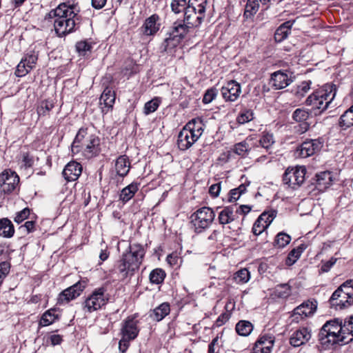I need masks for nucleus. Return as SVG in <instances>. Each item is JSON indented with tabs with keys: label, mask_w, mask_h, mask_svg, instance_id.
Returning <instances> with one entry per match:
<instances>
[{
	"label": "nucleus",
	"mask_w": 353,
	"mask_h": 353,
	"mask_svg": "<svg viewBox=\"0 0 353 353\" xmlns=\"http://www.w3.org/2000/svg\"><path fill=\"white\" fill-rule=\"evenodd\" d=\"M56 18L54 22V30L59 37H63L76 29L79 23V17L74 6L65 3L59 4L45 17L46 19Z\"/></svg>",
	"instance_id": "nucleus-1"
},
{
	"label": "nucleus",
	"mask_w": 353,
	"mask_h": 353,
	"mask_svg": "<svg viewBox=\"0 0 353 353\" xmlns=\"http://www.w3.org/2000/svg\"><path fill=\"white\" fill-rule=\"evenodd\" d=\"M145 253L142 245L138 243L130 245L128 251L122 254L115 265V270L122 279L131 277L139 269Z\"/></svg>",
	"instance_id": "nucleus-2"
},
{
	"label": "nucleus",
	"mask_w": 353,
	"mask_h": 353,
	"mask_svg": "<svg viewBox=\"0 0 353 353\" xmlns=\"http://www.w3.org/2000/svg\"><path fill=\"white\" fill-rule=\"evenodd\" d=\"M71 148L74 154L81 152L85 158L90 159L100 153V139L87 128H81L79 130Z\"/></svg>",
	"instance_id": "nucleus-3"
},
{
	"label": "nucleus",
	"mask_w": 353,
	"mask_h": 353,
	"mask_svg": "<svg viewBox=\"0 0 353 353\" xmlns=\"http://www.w3.org/2000/svg\"><path fill=\"white\" fill-rule=\"evenodd\" d=\"M336 94V85L326 83L311 94L305 103L312 107L315 115L320 114L329 108Z\"/></svg>",
	"instance_id": "nucleus-4"
},
{
	"label": "nucleus",
	"mask_w": 353,
	"mask_h": 353,
	"mask_svg": "<svg viewBox=\"0 0 353 353\" xmlns=\"http://www.w3.org/2000/svg\"><path fill=\"white\" fill-rule=\"evenodd\" d=\"M191 28L182 19L174 21L166 32L161 48L168 52L176 47L190 32Z\"/></svg>",
	"instance_id": "nucleus-5"
},
{
	"label": "nucleus",
	"mask_w": 353,
	"mask_h": 353,
	"mask_svg": "<svg viewBox=\"0 0 353 353\" xmlns=\"http://www.w3.org/2000/svg\"><path fill=\"white\" fill-rule=\"evenodd\" d=\"M206 4V0H189V5L182 20L189 25L191 29L201 24L205 17Z\"/></svg>",
	"instance_id": "nucleus-6"
},
{
	"label": "nucleus",
	"mask_w": 353,
	"mask_h": 353,
	"mask_svg": "<svg viewBox=\"0 0 353 353\" xmlns=\"http://www.w3.org/2000/svg\"><path fill=\"white\" fill-rule=\"evenodd\" d=\"M215 217L214 211L209 207H203L191 215V222L196 233L203 232L213 222Z\"/></svg>",
	"instance_id": "nucleus-7"
},
{
	"label": "nucleus",
	"mask_w": 353,
	"mask_h": 353,
	"mask_svg": "<svg viewBox=\"0 0 353 353\" xmlns=\"http://www.w3.org/2000/svg\"><path fill=\"white\" fill-rule=\"evenodd\" d=\"M319 340L325 349L334 345H343L353 340V332H319Z\"/></svg>",
	"instance_id": "nucleus-8"
},
{
	"label": "nucleus",
	"mask_w": 353,
	"mask_h": 353,
	"mask_svg": "<svg viewBox=\"0 0 353 353\" xmlns=\"http://www.w3.org/2000/svg\"><path fill=\"white\" fill-rule=\"evenodd\" d=\"M306 169L304 166L288 168L283 175V181L289 188L296 190L305 181Z\"/></svg>",
	"instance_id": "nucleus-9"
},
{
	"label": "nucleus",
	"mask_w": 353,
	"mask_h": 353,
	"mask_svg": "<svg viewBox=\"0 0 353 353\" xmlns=\"http://www.w3.org/2000/svg\"><path fill=\"white\" fill-rule=\"evenodd\" d=\"M317 309V301L308 299L295 307L290 315L292 322L299 323L301 320L312 316Z\"/></svg>",
	"instance_id": "nucleus-10"
},
{
	"label": "nucleus",
	"mask_w": 353,
	"mask_h": 353,
	"mask_svg": "<svg viewBox=\"0 0 353 353\" xmlns=\"http://www.w3.org/2000/svg\"><path fill=\"white\" fill-rule=\"evenodd\" d=\"M324 145L322 138L307 139L296 149V154L301 158H307L319 152Z\"/></svg>",
	"instance_id": "nucleus-11"
},
{
	"label": "nucleus",
	"mask_w": 353,
	"mask_h": 353,
	"mask_svg": "<svg viewBox=\"0 0 353 353\" xmlns=\"http://www.w3.org/2000/svg\"><path fill=\"white\" fill-rule=\"evenodd\" d=\"M106 290L101 287L95 289L89 297L85 301V307L89 312L97 310L103 305H105L108 298L105 294Z\"/></svg>",
	"instance_id": "nucleus-12"
},
{
	"label": "nucleus",
	"mask_w": 353,
	"mask_h": 353,
	"mask_svg": "<svg viewBox=\"0 0 353 353\" xmlns=\"http://www.w3.org/2000/svg\"><path fill=\"white\" fill-rule=\"evenodd\" d=\"M19 183V176L15 172L6 170L0 174V191L4 194L12 192Z\"/></svg>",
	"instance_id": "nucleus-13"
},
{
	"label": "nucleus",
	"mask_w": 353,
	"mask_h": 353,
	"mask_svg": "<svg viewBox=\"0 0 353 353\" xmlns=\"http://www.w3.org/2000/svg\"><path fill=\"white\" fill-rule=\"evenodd\" d=\"M86 286V282L80 281L61 292L58 296L57 303L60 305L68 303L78 297Z\"/></svg>",
	"instance_id": "nucleus-14"
},
{
	"label": "nucleus",
	"mask_w": 353,
	"mask_h": 353,
	"mask_svg": "<svg viewBox=\"0 0 353 353\" xmlns=\"http://www.w3.org/2000/svg\"><path fill=\"white\" fill-rule=\"evenodd\" d=\"M221 92L226 101H234L241 92V85L235 81H230L221 88Z\"/></svg>",
	"instance_id": "nucleus-15"
},
{
	"label": "nucleus",
	"mask_w": 353,
	"mask_h": 353,
	"mask_svg": "<svg viewBox=\"0 0 353 353\" xmlns=\"http://www.w3.org/2000/svg\"><path fill=\"white\" fill-rule=\"evenodd\" d=\"M330 327L334 330H339L338 331H343V328H345L347 331H353V316L345 319L343 323L342 320L334 319L327 321L320 331H330Z\"/></svg>",
	"instance_id": "nucleus-16"
},
{
	"label": "nucleus",
	"mask_w": 353,
	"mask_h": 353,
	"mask_svg": "<svg viewBox=\"0 0 353 353\" xmlns=\"http://www.w3.org/2000/svg\"><path fill=\"white\" fill-rule=\"evenodd\" d=\"M270 82L274 89L281 90L289 85L292 80L287 71L278 70L271 74Z\"/></svg>",
	"instance_id": "nucleus-17"
},
{
	"label": "nucleus",
	"mask_w": 353,
	"mask_h": 353,
	"mask_svg": "<svg viewBox=\"0 0 353 353\" xmlns=\"http://www.w3.org/2000/svg\"><path fill=\"white\" fill-rule=\"evenodd\" d=\"M198 139L196 134L191 133L190 130L183 127L178 135V147L181 150H188Z\"/></svg>",
	"instance_id": "nucleus-18"
},
{
	"label": "nucleus",
	"mask_w": 353,
	"mask_h": 353,
	"mask_svg": "<svg viewBox=\"0 0 353 353\" xmlns=\"http://www.w3.org/2000/svg\"><path fill=\"white\" fill-rule=\"evenodd\" d=\"M159 17L154 14L147 18L143 25L140 28L141 34L145 36L155 34L159 30L160 23H158Z\"/></svg>",
	"instance_id": "nucleus-19"
},
{
	"label": "nucleus",
	"mask_w": 353,
	"mask_h": 353,
	"mask_svg": "<svg viewBox=\"0 0 353 353\" xmlns=\"http://www.w3.org/2000/svg\"><path fill=\"white\" fill-rule=\"evenodd\" d=\"M338 288L332 294L329 302L332 307L335 309H344L353 304L350 299H347V294L337 293Z\"/></svg>",
	"instance_id": "nucleus-20"
},
{
	"label": "nucleus",
	"mask_w": 353,
	"mask_h": 353,
	"mask_svg": "<svg viewBox=\"0 0 353 353\" xmlns=\"http://www.w3.org/2000/svg\"><path fill=\"white\" fill-rule=\"evenodd\" d=\"M82 172V165L77 161H70L63 170V176L67 181H76Z\"/></svg>",
	"instance_id": "nucleus-21"
},
{
	"label": "nucleus",
	"mask_w": 353,
	"mask_h": 353,
	"mask_svg": "<svg viewBox=\"0 0 353 353\" xmlns=\"http://www.w3.org/2000/svg\"><path fill=\"white\" fill-rule=\"evenodd\" d=\"M309 117L310 112L305 109L298 108L293 112V119L296 122L301 123L299 125L300 129L297 130L299 133H304L309 129L310 125L306 122Z\"/></svg>",
	"instance_id": "nucleus-22"
},
{
	"label": "nucleus",
	"mask_w": 353,
	"mask_h": 353,
	"mask_svg": "<svg viewBox=\"0 0 353 353\" xmlns=\"http://www.w3.org/2000/svg\"><path fill=\"white\" fill-rule=\"evenodd\" d=\"M115 101V94L111 88L106 87L100 97V104L103 105L101 110L103 113H107L112 108Z\"/></svg>",
	"instance_id": "nucleus-23"
},
{
	"label": "nucleus",
	"mask_w": 353,
	"mask_h": 353,
	"mask_svg": "<svg viewBox=\"0 0 353 353\" xmlns=\"http://www.w3.org/2000/svg\"><path fill=\"white\" fill-rule=\"evenodd\" d=\"M332 182L331 172L325 171L316 174V188L320 192H324Z\"/></svg>",
	"instance_id": "nucleus-24"
},
{
	"label": "nucleus",
	"mask_w": 353,
	"mask_h": 353,
	"mask_svg": "<svg viewBox=\"0 0 353 353\" xmlns=\"http://www.w3.org/2000/svg\"><path fill=\"white\" fill-rule=\"evenodd\" d=\"M236 205H231L230 206L225 207L219 214V222L221 225L228 224L235 219H238L236 212L234 208Z\"/></svg>",
	"instance_id": "nucleus-25"
},
{
	"label": "nucleus",
	"mask_w": 353,
	"mask_h": 353,
	"mask_svg": "<svg viewBox=\"0 0 353 353\" xmlns=\"http://www.w3.org/2000/svg\"><path fill=\"white\" fill-rule=\"evenodd\" d=\"M130 168V162L129 161V158L126 155H121L119 156L115 162V170L117 174L121 176H125Z\"/></svg>",
	"instance_id": "nucleus-26"
},
{
	"label": "nucleus",
	"mask_w": 353,
	"mask_h": 353,
	"mask_svg": "<svg viewBox=\"0 0 353 353\" xmlns=\"http://www.w3.org/2000/svg\"><path fill=\"white\" fill-rule=\"evenodd\" d=\"M170 312V304L163 303L154 310L150 311V316L154 321H160L164 319Z\"/></svg>",
	"instance_id": "nucleus-27"
},
{
	"label": "nucleus",
	"mask_w": 353,
	"mask_h": 353,
	"mask_svg": "<svg viewBox=\"0 0 353 353\" xmlns=\"http://www.w3.org/2000/svg\"><path fill=\"white\" fill-rule=\"evenodd\" d=\"M59 316V310L56 308H51L44 312L42 315L39 321V325L43 327L48 326L58 319Z\"/></svg>",
	"instance_id": "nucleus-28"
},
{
	"label": "nucleus",
	"mask_w": 353,
	"mask_h": 353,
	"mask_svg": "<svg viewBox=\"0 0 353 353\" xmlns=\"http://www.w3.org/2000/svg\"><path fill=\"white\" fill-rule=\"evenodd\" d=\"M352 101V105L340 117L339 126L342 130L353 126V100Z\"/></svg>",
	"instance_id": "nucleus-29"
},
{
	"label": "nucleus",
	"mask_w": 353,
	"mask_h": 353,
	"mask_svg": "<svg viewBox=\"0 0 353 353\" xmlns=\"http://www.w3.org/2000/svg\"><path fill=\"white\" fill-rule=\"evenodd\" d=\"M204 124L199 118H195L190 121L184 127L190 131L191 133L196 134L199 139L203 132Z\"/></svg>",
	"instance_id": "nucleus-30"
},
{
	"label": "nucleus",
	"mask_w": 353,
	"mask_h": 353,
	"mask_svg": "<svg viewBox=\"0 0 353 353\" xmlns=\"http://www.w3.org/2000/svg\"><path fill=\"white\" fill-rule=\"evenodd\" d=\"M138 332H121V338L119 342V349L121 353H125L130 346V341L137 337Z\"/></svg>",
	"instance_id": "nucleus-31"
},
{
	"label": "nucleus",
	"mask_w": 353,
	"mask_h": 353,
	"mask_svg": "<svg viewBox=\"0 0 353 353\" xmlns=\"http://www.w3.org/2000/svg\"><path fill=\"white\" fill-rule=\"evenodd\" d=\"M14 225L7 218H3L0 220V236L5 238H10L14 235Z\"/></svg>",
	"instance_id": "nucleus-32"
},
{
	"label": "nucleus",
	"mask_w": 353,
	"mask_h": 353,
	"mask_svg": "<svg viewBox=\"0 0 353 353\" xmlns=\"http://www.w3.org/2000/svg\"><path fill=\"white\" fill-rule=\"evenodd\" d=\"M311 338L310 332H293L290 336V344L294 347H299Z\"/></svg>",
	"instance_id": "nucleus-33"
},
{
	"label": "nucleus",
	"mask_w": 353,
	"mask_h": 353,
	"mask_svg": "<svg viewBox=\"0 0 353 353\" xmlns=\"http://www.w3.org/2000/svg\"><path fill=\"white\" fill-rule=\"evenodd\" d=\"M138 189L137 183H132L128 185L121 190L119 196L120 200L123 203L128 202L134 196V194L138 191Z\"/></svg>",
	"instance_id": "nucleus-34"
},
{
	"label": "nucleus",
	"mask_w": 353,
	"mask_h": 353,
	"mask_svg": "<svg viewBox=\"0 0 353 353\" xmlns=\"http://www.w3.org/2000/svg\"><path fill=\"white\" fill-rule=\"evenodd\" d=\"M305 249L304 244H301L296 248L292 249L288 254L285 263L288 265H293L301 256L302 252Z\"/></svg>",
	"instance_id": "nucleus-35"
},
{
	"label": "nucleus",
	"mask_w": 353,
	"mask_h": 353,
	"mask_svg": "<svg viewBox=\"0 0 353 353\" xmlns=\"http://www.w3.org/2000/svg\"><path fill=\"white\" fill-rule=\"evenodd\" d=\"M166 276L165 272L161 268H156L151 271L149 279L154 284H161L163 282Z\"/></svg>",
	"instance_id": "nucleus-36"
},
{
	"label": "nucleus",
	"mask_w": 353,
	"mask_h": 353,
	"mask_svg": "<svg viewBox=\"0 0 353 353\" xmlns=\"http://www.w3.org/2000/svg\"><path fill=\"white\" fill-rule=\"evenodd\" d=\"M189 5V1L186 0H172L170 3L172 11L174 14H179L182 12H185Z\"/></svg>",
	"instance_id": "nucleus-37"
},
{
	"label": "nucleus",
	"mask_w": 353,
	"mask_h": 353,
	"mask_svg": "<svg viewBox=\"0 0 353 353\" xmlns=\"http://www.w3.org/2000/svg\"><path fill=\"white\" fill-rule=\"evenodd\" d=\"M343 293L347 294V299L353 301V280L350 279L344 282L338 288L337 293Z\"/></svg>",
	"instance_id": "nucleus-38"
},
{
	"label": "nucleus",
	"mask_w": 353,
	"mask_h": 353,
	"mask_svg": "<svg viewBox=\"0 0 353 353\" xmlns=\"http://www.w3.org/2000/svg\"><path fill=\"white\" fill-rule=\"evenodd\" d=\"M259 8V3L258 2V0H248L245 12H244V16L246 18L250 17L253 16L254 14L256 13Z\"/></svg>",
	"instance_id": "nucleus-39"
},
{
	"label": "nucleus",
	"mask_w": 353,
	"mask_h": 353,
	"mask_svg": "<svg viewBox=\"0 0 353 353\" xmlns=\"http://www.w3.org/2000/svg\"><path fill=\"white\" fill-rule=\"evenodd\" d=\"M274 294L279 298H287L291 294V287L288 283L277 285L274 288Z\"/></svg>",
	"instance_id": "nucleus-40"
},
{
	"label": "nucleus",
	"mask_w": 353,
	"mask_h": 353,
	"mask_svg": "<svg viewBox=\"0 0 353 353\" xmlns=\"http://www.w3.org/2000/svg\"><path fill=\"white\" fill-rule=\"evenodd\" d=\"M273 134L269 132H263L261 138L259 140V145L262 148L268 150L270 147L274 143Z\"/></svg>",
	"instance_id": "nucleus-41"
},
{
	"label": "nucleus",
	"mask_w": 353,
	"mask_h": 353,
	"mask_svg": "<svg viewBox=\"0 0 353 353\" xmlns=\"http://www.w3.org/2000/svg\"><path fill=\"white\" fill-rule=\"evenodd\" d=\"M250 273L246 268L237 271L234 276V279L237 283H245L250 280Z\"/></svg>",
	"instance_id": "nucleus-42"
},
{
	"label": "nucleus",
	"mask_w": 353,
	"mask_h": 353,
	"mask_svg": "<svg viewBox=\"0 0 353 353\" xmlns=\"http://www.w3.org/2000/svg\"><path fill=\"white\" fill-rule=\"evenodd\" d=\"M250 150L251 148L246 141L234 145V152L239 156L245 157Z\"/></svg>",
	"instance_id": "nucleus-43"
},
{
	"label": "nucleus",
	"mask_w": 353,
	"mask_h": 353,
	"mask_svg": "<svg viewBox=\"0 0 353 353\" xmlns=\"http://www.w3.org/2000/svg\"><path fill=\"white\" fill-rule=\"evenodd\" d=\"M276 216V210H271L270 212H263L257 219L259 223H263V224H267L268 226L272 222L275 216Z\"/></svg>",
	"instance_id": "nucleus-44"
},
{
	"label": "nucleus",
	"mask_w": 353,
	"mask_h": 353,
	"mask_svg": "<svg viewBox=\"0 0 353 353\" xmlns=\"http://www.w3.org/2000/svg\"><path fill=\"white\" fill-rule=\"evenodd\" d=\"M290 241L291 237L290 235L283 232H280L275 238L274 245H276L279 248H283L287 245Z\"/></svg>",
	"instance_id": "nucleus-45"
},
{
	"label": "nucleus",
	"mask_w": 353,
	"mask_h": 353,
	"mask_svg": "<svg viewBox=\"0 0 353 353\" xmlns=\"http://www.w3.org/2000/svg\"><path fill=\"white\" fill-rule=\"evenodd\" d=\"M160 102L161 101L159 98H154L148 101L144 106V114H149L156 111L160 105Z\"/></svg>",
	"instance_id": "nucleus-46"
},
{
	"label": "nucleus",
	"mask_w": 353,
	"mask_h": 353,
	"mask_svg": "<svg viewBox=\"0 0 353 353\" xmlns=\"http://www.w3.org/2000/svg\"><path fill=\"white\" fill-rule=\"evenodd\" d=\"M253 112L250 110L245 109L242 110L236 118V121L240 124L246 123L253 119Z\"/></svg>",
	"instance_id": "nucleus-47"
},
{
	"label": "nucleus",
	"mask_w": 353,
	"mask_h": 353,
	"mask_svg": "<svg viewBox=\"0 0 353 353\" xmlns=\"http://www.w3.org/2000/svg\"><path fill=\"white\" fill-rule=\"evenodd\" d=\"M138 321L134 317L129 316L125 321L121 331H134L138 330Z\"/></svg>",
	"instance_id": "nucleus-48"
},
{
	"label": "nucleus",
	"mask_w": 353,
	"mask_h": 353,
	"mask_svg": "<svg viewBox=\"0 0 353 353\" xmlns=\"http://www.w3.org/2000/svg\"><path fill=\"white\" fill-rule=\"evenodd\" d=\"M256 342L261 343V345H262V346H264V347H267L268 349H269V352L271 353L272 348L273 347L274 342V338L272 336L269 334L264 335L261 336Z\"/></svg>",
	"instance_id": "nucleus-49"
},
{
	"label": "nucleus",
	"mask_w": 353,
	"mask_h": 353,
	"mask_svg": "<svg viewBox=\"0 0 353 353\" xmlns=\"http://www.w3.org/2000/svg\"><path fill=\"white\" fill-rule=\"evenodd\" d=\"M311 81H305L301 83L299 85H298L296 95L298 97H303L305 94L309 91L310 89Z\"/></svg>",
	"instance_id": "nucleus-50"
},
{
	"label": "nucleus",
	"mask_w": 353,
	"mask_h": 353,
	"mask_svg": "<svg viewBox=\"0 0 353 353\" xmlns=\"http://www.w3.org/2000/svg\"><path fill=\"white\" fill-rule=\"evenodd\" d=\"M254 326L252 323L248 321H239L235 327V331H252Z\"/></svg>",
	"instance_id": "nucleus-51"
},
{
	"label": "nucleus",
	"mask_w": 353,
	"mask_h": 353,
	"mask_svg": "<svg viewBox=\"0 0 353 353\" xmlns=\"http://www.w3.org/2000/svg\"><path fill=\"white\" fill-rule=\"evenodd\" d=\"M290 32L284 27H279L274 33V39L276 42H281L287 38Z\"/></svg>",
	"instance_id": "nucleus-52"
},
{
	"label": "nucleus",
	"mask_w": 353,
	"mask_h": 353,
	"mask_svg": "<svg viewBox=\"0 0 353 353\" xmlns=\"http://www.w3.org/2000/svg\"><path fill=\"white\" fill-rule=\"evenodd\" d=\"M30 210L28 208H26L16 214L14 221L17 223H21L30 216Z\"/></svg>",
	"instance_id": "nucleus-53"
},
{
	"label": "nucleus",
	"mask_w": 353,
	"mask_h": 353,
	"mask_svg": "<svg viewBox=\"0 0 353 353\" xmlns=\"http://www.w3.org/2000/svg\"><path fill=\"white\" fill-rule=\"evenodd\" d=\"M37 55L35 54H27L25 58L22 59V61L26 63L28 70H31L37 61Z\"/></svg>",
	"instance_id": "nucleus-54"
},
{
	"label": "nucleus",
	"mask_w": 353,
	"mask_h": 353,
	"mask_svg": "<svg viewBox=\"0 0 353 353\" xmlns=\"http://www.w3.org/2000/svg\"><path fill=\"white\" fill-rule=\"evenodd\" d=\"M267 224H263V223H259L258 219L254 222L253 227H252V232L254 236H259L260 234H262L265 230L268 228Z\"/></svg>",
	"instance_id": "nucleus-55"
},
{
	"label": "nucleus",
	"mask_w": 353,
	"mask_h": 353,
	"mask_svg": "<svg viewBox=\"0 0 353 353\" xmlns=\"http://www.w3.org/2000/svg\"><path fill=\"white\" fill-rule=\"evenodd\" d=\"M217 94V90L216 88H212L205 92L203 98V102L205 104H208L212 101V100L216 97Z\"/></svg>",
	"instance_id": "nucleus-56"
},
{
	"label": "nucleus",
	"mask_w": 353,
	"mask_h": 353,
	"mask_svg": "<svg viewBox=\"0 0 353 353\" xmlns=\"http://www.w3.org/2000/svg\"><path fill=\"white\" fill-rule=\"evenodd\" d=\"M52 108L53 105L52 103L42 102L41 105L37 108V113L39 116H45Z\"/></svg>",
	"instance_id": "nucleus-57"
},
{
	"label": "nucleus",
	"mask_w": 353,
	"mask_h": 353,
	"mask_svg": "<svg viewBox=\"0 0 353 353\" xmlns=\"http://www.w3.org/2000/svg\"><path fill=\"white\" fill-rule=\"evenodd\" d=\"M230 314L227 311L222 313L215 321L213 328L219 327L224 325L230 319Z\"/></svg>",
	"instance_id": "nucleus-58"
},
{
	"label": "nucleus",
	"mask_w": 353,
	"mask_h": 353,
	"mask_svg": "<svg viewBox=\"0 0 353 353\" xmlns=\"http://www.w3.org/2000/svg\"><path fill=\"white\" fill-rule=\"evenodd\" d=\"M91 45L86 41H81L77 42L76 44V49L79 53L85 54L87 51L91 49Z\"/></svg>",
	"instance_id": "nucleus-59"
},
{
	"label": "nucleus",
	"mask_w": 353,
	"mask_h": 353,
	"mask_svg": "<svg viewBox=\"0 0 353 353\" xmlns=\"http://www.w3.org/2000/svg\"><path fill=\"white\" fill-rule=\"evenodd\" d=\"M30 70H28V67L26 65V63L22 60L17 66V70L15 71V74L17 77H23L26 74H28Z\"/></svg>",
	"instance_id": "nucleus-60"
},
{
	"label": "nucleus",
	"mask_w": 353,
	"mask_h": 353,
	"mask_svg": "<svg viewBox=\"0 0 353 353\" xmlns=\"http://www.w3.org/2000/svg\"><path fill=\"white\" fill-rule=\"evenodd\" d=\"M337 261L336 258L332 257L329 261L323 263L321 267V272H327L330 271L331 268L336 263Z\"/></svg>",
	"instance_id": "nucleus-61"
},
{
	"label": "nucleus",
	"mask_w": 353,
	"mask_h": 353,
	"mask_svg": "<svg viewBox=\"0 0 353 353\" xmlns=\"http://www.w3.org/2000/svg\"><path fill=\"white\" fill-rule=\"evenodd\" d=\"M236 208H234L235 212H236V215L239 214L245 215L251 210V207L247 205H241L238 206L236 203H235Z\"/></svg>",
	"instance_id": "nucleus-62"
},
{
	"label": "nucleus",
	"mask_w": 353,
	"mask_h": 353,
	"mask_svg": "<svg viewBox=\"0 0 353 353\" xmlns=\"http://www.w3.org/2000/svg\"><path fill=\"white\" fill-rule=\"evenodd\" d=\"M221 191V183L212 185L209 188V193L212 197H217Z\"/></svg>",
	"instance_id": "nucleus-63"
},
{
	"label": "nucleus",
	"mask_w": 353,
	"mask_h": 353,
	"mask_svg": "<svg viewBox=\"0 0 353 353\" xmlns=\"http://www.w3.org/2000/svg\"><path fill=\"white\" fill-rule=\"evenodd\" d=\"M252 353H270L269 349L264 347L261 343L256 342L252 349Z\"/></svg>",
	"instance_id": "nucleus-64"
}]
</instances>
